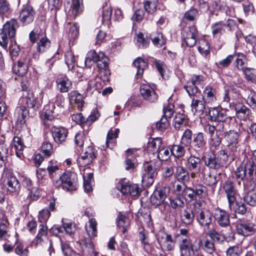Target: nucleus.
Here are the masks:
<instances>
[{
  "label": "nucleus",
  "instance_id": "f257e3e1",
  "mask_svg": "<svg viewBox=\"0 0 256 256\" xmlns=\"http://www.w3.org/2000/svg\"><path fill=\"white\" fill-rule=\"evenodd\" d=\"M176 237L180 239L178 248L180 256H199V249L202 245L201 240L196 244V240H193L189 236L188 230L186 228H181Z\"/></svg>",
  "mask_w": 256,
  "mask_h": 256
},
{
  "label": "nucleus",
  "instance_id": "f03ea898",
  "mask_svg": "<svg viewBox=\"0 0 256 256\" xmlns=\"http://www.w3.org/2000/svg\"><path fill=\"white\" fill-rule=\"evenodd\" d=\"M18 22L16 18H12L3 26L0 30V45L5 50L8 48L10 40L15 39L16 30L18 28Z\"/></svg>",
  "mask_w": 256,
  "mask_h": 256
},
{
  "label": "nucleus",
  "instance_id": "7ed1b4c3",
  "mask_svg": "<svg viewBox=\"0 0 256 256\" xmlns=\"http://www.w3.org/2000/svg\"><path fill=\"white\" fill-rule=\"evenodd\" d=\"M228 154L225 150H220L216 154L207 155L204 158L206 166L211 169H218L224 166L228 162Z\"/></svg>",
  "mask_w": 256,
  "mask_h": 256
},
{
  "label": "nucleus",
  "instance_id": "20e7f679",
  "mask_svg": "<svg viewBox=\"0 0 256 256\" xmlns=\"http://www.w3.org/2000/svg\"><path fill=\"white\" fill-rule=\"evenodd\" d=\"M55 186L62 188L66 191H73L77 188V178L74 172H64L58 180L54 182Z\"/></svg>",
  "mask_w": 256,
  "mask_h": 256
},
{
  "label": "nucleus",
  "instance_id": "39448f33",
  "mask_svg": "<svg viewBox=\"0 0 256 256\" xmlns=\"http://www.w3.org/2000/svg\"><path fill=\"white\" fill-rule=\"evenodd\" d=\"M194 208L196 218L198 224L202 227L208 228L212 222V215L206 210H202V202L196 200L192 204Z\"/></svg>",
  "mask_w": 256,
  "mask_h": 256
},
{
  "label": "nucleus",
  "instance_id": "423d86ee",
  "mask_svg": "<svg viewBox=\"0 0 256 256\" xmlns=\"http://www.w3.org/2000/svg\"><path fill=\"white\" fill-rule=\"evenodd\" d=\"M236 230L240 236H252L256 233V224L248 220H240L236 224Z\"/></svg>",
  "mask_w": 256,
  "mask_h": 256
},
{
  "label": "nucleus",
  "instance_id": "0eeeda50",
  "mask_svg": "<svg viewBox=\"0 0 256 256\" xmlns=\"http://www.w3.org/2000/svg\"><path fill=\"white\" fill-rule=\"evenodd\" d=\"M4 182L8 184V190L10 192H17L20 188L18 180L14 175L11 168H4L2 174Z\"/></svg>",
  "mask_w": 256,
  "mask_h": 256
},
{
  "label": "nucleus",
  "instance_id": "6e6552de",
  "mask_svg": "<svg viewBox=\"0 0 256 256\" xmlns=\"http://www.w3.org/2000/svg\"><path fill=\"white\" fill-rule=\"evenodd\" d=\"M222 188L226 196L228 205L231 207L234 204V201L236 200V196L238 194L236 185L234 180L229 178L224 182Z\"/></svg>",
  "mask_w": 256,
  "mask_h": 256
},
{
  "label": "nucleus",
  "instance_id": "1a4fd4ad",
  "mask_svg": "<svg viewBox=\"0 0 256 256\" xmlns=\"http://www.w3.org/2000/svg\"><path fill=\"white\" fill-rule=\"evenodd\" d=\"M157 240L163 252H172L174 249L176 240L167 232H160L156 236Z\"/></svg>",
  "mask_w": 256,
  "mask_h": 256
},
{
  "label": "nucleus",
  "instance_id": "9d476101",
  "mask_svg": "<svg viewBox=\"0 0 256 256\" xmlns=\"http://www.w3.org/2000/svg\"><path fill=\"white\" fill-rule=\"evenodd\" d=\"M117 188L122 194L136 196L140 192V190L137 184H132L126 178L120 180L117 185Z\"/></svg>",
  "mask_w": 256,
  "mask_h": 256
},
{
  "label": "nucleus",
  "instance_id": "9b49d317",
  "mask_svg": "<svg viewBox=\"0 0 256 256\" xmlns=\"http://www.w3.org/2000/svg\"><path fill=\"white\" fill-rule=\"evenodd\" d=\"M97 156L98 151L96 148L92 146H88L78 158V163L80 166H85L92 163Z\"/></svg>",
  "mask_w": 256,
  "mask_h": 256
},
{
  "label": "nucleus",
  "instance_id": "f8f14e48",
  "mask_svg": "<svg viewBox=\"0 0 256 256\" xmlns=\"http://www.w3.org/2000/svg\"><path fill=\"white\" fill-rule=\"evenodd\" d=\"M214 218L220 226L226 228L230 231L229 236L233 237L234 233L230 226L229 214L226 210L218 208L215 210Z\"/></svg>",
  "mask_w": 256,
  "mask_h": 256
},
{
  "label": "nucleus",
  "instance_id": "ddd939ff",
  "mask_svg": "<svg viewBox=\"0 0 256 256\" xmlns=\"http://www.w3.org/2000/svg\"><path fill=\"white\" fill-rule=\"evenodd\" d=\"M182 35L186 46L192 48L195 46L198 36V31L196 26L192 25L183 29Z\"/></svg>",
  "mask_w": 256,
  "mask_h": 256
},
{
  "label": "nucleus",
  "instance_id": "4468645a",
  "mask_svg": "<svg viewBox=\"0 0 256 256\" xmlns=\"http://www.w3.org/2000/svg\"><path fill=\"white\" fill-rule=\"evenodd\" d=\"M170 192V188L166 186L158 187L150 197V202L152 205L156 206L162 204Z\"/></svg>",
  "mask_w": 256,
  "mask_h": 256
},
{
  "label": "nucleus",
  "instance_id": "2eb2a0df",
  "mask_svg": "<svg viewBox=\"0 0 256 256\" xmlns=\"http://www.w3.org/2000/svg\"><path fill=\"white\" fill-rule=\"evenodd\" d=\"M35 15L34 8L31 6L25 5L20 11L18 20L23 26H26L34 21Z\"/></svg>",
  "mask_w": 256,
  "mask_h": 256
},
{
  "label": "nucleus",
  "instance_id": "dca6fc26",
  "mask_svg": "<svg viewBox=\"0 0 256 256\" xmlns=\"http://www.w3.org/2000/svg\"><path fill=\"white\" fill-rule=\"evenodd\" d=\"M234 174L238 184L240 185L242 181L243 182L244 190L250 189L252 185L254 184V181L251 180L250 176L248 175L242 164L236 169Z\"/></svg>",
  "mask_w": 256,
  "mask_h": 256
},
{
  "label": "nucleus",
  "instance_id": "f3484780",
  "mask_svg": "<svg viewBox=\"0 0 256 256\" xmlns=\"http://www.w3.org/2000/svg\"><path fill=\"white\" fill-rule=\"evenodd\" d=\"M20 102L25 108L28 107L36 110L40 106L42 100L40 98L38 100L32 92H26V94H23L20 100Z\"/></svg>",
  "mask_w": 256,
  "mask_h": 256
},
{
  "label": "nucleus",
  "instance_id": "a211bd4d",
  "mask_svg": "<svg viewBox=\"0 0 256 256\" xmlns=\"http://www.w3.org/2000/svg\"><path fill=\"white\" fill-rule=\"evenodd\" d=\"M204 82V77L202 76L194 75L192 77L190 80L187 82L184 86L188 95H194L195 94H200V90L198 86L201 85Z\"/></svg>",
  "mask_w": 256,
  "mask_h": 256
},
{
  "label": "nucleus",
  "instance_id": "6ab92c4d",
  "mask_svg": "<svg viewBox=\"0 0 256 256\" xmlns=\"http://www.w3.org/2000/svg\"><path fill=\"white\" fill-rule=\"evenodd\" d=\"M32 64L30 56L24 55L21 56L17 64L13 66L14 72L18 76H23L28 72V66Z\"/></svg>",
  "mask_w": 256,
  "mask_h": 256
},
{
  "label": "nucleus",
  "instance_id": "aec40b11",
  "mask_svg": "<svg viewBox=\"0 0 256 256\" xmlns=\"http://www.w3.org/2000/svg\"><path fill=\"white\" fill-rule=\"evenodd\" d=\"M206 138L202 132L195 134L193 136L192 144L189 148L190 153L192 154L191 150H194L197 153L203 152L206 148Z\"/></svg>",
  "mask_w": 256,
  "mask_h": 256
},
{
  "label": "nucleus",
  "instance_id": "412c9836",
  "mask_svg": "<svg viewBox=\"0 0 256 256\" xmlns=\"http://www.w3.org/2000/svg\"><path fill=\"white\" fill-rule=\"evenodd\" d=\"M98 70L103 73L105 79L108 80L110 76V72L108 67L109 58L102 52H99L97 54L96 60V61Z\"/></svg>",
  "mask_w": 256,
  "mask_h": 256
},
{
  "label": "nucleus",
  "instance_id": "4be33fe9",
  "mask_svg": "<svg viewBox=\"0 0 256 256\" xmlns=\"http://www.w3.org/2000/svg\"><path fill=\"white\" fill-rule=\"evenodd\" d=\"M192 99L191 104L192 110L194 114L201 115L208 105L205 101L202 99L200 94H195L194 95H189Z\"/></svg>",
  "mask_w": 256,
  "mask_h": 256
},
{
  "label": "nucleus",
  "instance_id": "5701e85b",
  "mask_svg": "<svg viewBox=\"0 0 256 256\" xmlns=\"http://www.w3.org/2000/svg\"><path fill=\"white\" fill-rule=\"evenodd\" d=\"M140 93L144 100L150 102H155L158 100V95L154 89L149 84H142L140 87Z\"/></svg>",
  "mask_w": 256,
  "mask_h": 256
},
{
  "label": "nucleus",
  "instance_id": "b1692460",
  "mask_svg": "<svg viewBox=\"0 0 256 256\" xmlns=\"http://www.w3.org/2000/svg\"><path fill=\"white\" fill-rule=\"evenodd\" d=\"M144 171L142 176V182L146 186L149 187L154 182V178L156 175V168H153L152 165L148 162L144 165Z\"/></svg>",
  "mask_w": 256,
  "mask_h": 256
},
{
  "label": "nucleus",
  "instance_id": "393cba45",
  "mask_svg": "<svg viewBox=\"0 0 256 256\" xmlns=\"http://www.w3.org/2000/svg\"><path fill=\"white\" fill-rule=\"evenodd\" d=\"M186 166L188 170L192 172V174L200 172L204 168L200 158L192 154L187 160Z\"/></svg>",
  "mask_w": 256,
  "mask_h": 256
},
{
  "label": "nucleus",
  "instance_id": "a878e982",
  "mask_svg": "<svg viewBox=\"0 0 256 256\" xmlns=\"http://www.w3.org/2000/svg\"><path fill=\"white\" fill-rule=\"evenodd\" d=\"M210 120L213 122L226 121L228 118L226 111L220 107L209 108Z\"/></svg>",
  "mask_w": 256,
  "mask_h": 256
},
{
  "label": "nucleus",
  "instance_id": "bb28decb",
  "mask_svg": "<svg viewBox=\"0 0 256 256\" xmlns=\"http://www.w3.org/2000/svg\"><path fill=\"white\" fill-rule=\"evenodd\" d=\"M201 96L207 104L212 105L217 100L216 90L212 86L208 85L204 88Z\"/></svg>",
  "mask_w": 256,
  "mask_h": 256
},
{
  "label": "nucleus",
  "instance_id": "cd10ccee",
  "mask_svg": "<svg viewBox=\"0 0 256 256\" xmlns=\"http://www.w3.org/2000/svg\"><path fill=\"white\" fill-rule=\"evenodd\" d=\"M240 134L235 130H230L225 135V138L227 142L228 145L230 147L232 151H236L238 146Z\"/></svg>",
  "mask_w": 256,
  "mask_h": 256
},
{
  "label": "nucleus",
  "instance_id": "c85d7f7f",
  "mask_svg": "<svg viewBox=\"0 0 256 256\" xmlns=\"http://www.w3.org/2000/svg\"><path fill=\"white\" fill-rule=\"evenodd\" d=\"M208 236L211 238L212 242L218 243H222L226 240L227 238H234V236H230V231L224 233L222 231L220 233L217 232L214 228L210 229L208 232Z\"/></svg>",
  "mask_w": 256,
  "mask_h": 256
},
{
  "label": "nucleus",
  "instance_id": "c756f323",
  "mask_svg": "<svg viewBox=\"0 0 256 256\" xmlns=\"http://www.w3.org/2000/svg\"><path fill=\"white\" fill-rule=\"evenodd\" d=\"M51 130L54 140L56 144H62L66 140L68 134L67 129L63 127H54Z\"/></svg>",
  "mask_w": 256,
  "mask_h": 256
},
{
  "label": "nucleus",
  "instance_id": "7c9ffc66",
  "mask_svg": "<svg viewBox=\"0 0 256 256\" xmlns=\"http://www.w3.org/2000/svg\"><path fill=\"white\" fill-rule=\"evenodd\" d=\"M136 151L134 149L128 148L126 152V158L125 160L126 170L132 171L136 167L137 162Z\"/></svg>",
  "mask_w": 256,
  "mask_h": 256
},
{
  "label": "nucleus",
  "instance_id": "2f4dec72",
  "mask_svg": "<svg viewBox=\"0 0 256 256\" xmlns=\"http://www.w3.org/2000/svg\"><path fill=\"white\" fill-rule=\"evenodd\" d=\"M62 226H55L52 228L58 231V232H63L64 231L68 234L71 235L76 231L74 224L69 222L66 220H62Z\"/></svg>",
  "mask_w": 256,
  "mask_h": 256
},
{
  "label": "nucleus",
  "instance_id": "473e14b6",
  "mask_svg": "<svg viewBox=\"0 0 256 256\" xmlns=\"http://www.w3.org/2000/svg\"><path fill=\"white\" fill-rule=\"evenodd\" d=\"M58 90L62 93L68 92L72 88V82L66 76L58 78L56 80Z\"/></svg>",
  "mask_w": 256,
  "mask_h": 256
},
{
  "label": "nucleus",
  "instance_id": "72a5a7b5",
  "mask_svg": "<svg viewBox=\"0 0 256 256\" xmlns=\"http://www.w3.org/2000/svg\"><path fill=\"white\" fill-rule=\"evenodd\" d=\"M176 179L180 182H186L190 180V174L187 170L182 166H177L174 173Z\"/></svg>",
  "mask_w": 256,
  "mask_h": 256
},
{
  "label": "nucleus",
  "instance_id": "f704fd0d",
  "mask_svg": "<svg viewBox=\"0 0 256 256\" xmlns=\"http://www.w3.org/2000/svg\"><path fill=\"white\" fill-rule=\"evenodd\" d=\"M196 214L194 213V208L192 206V208H188L184 210L180 214L182 220L186 225L191 224L194 220Z\"/></svg>",
  "mask_w": 256,
  "mask_h": 256
},
{
  "label": "nucleus",
  "instance_id": "c9c22d12",
  "mask_svg": "<svg viewBox=\"0 0 256 256\" xmlns=\"http://www.w3.org/2000/svg\"><path fill=\"white\" fill-rule=\"evenodd\" d=\"M174 128L179 130L188 124V119L184 114L178 113L174 118Z\"/></svg>",
  "mask_w": 256,
  "mask_h": 256
},
{
  "label": "nucleus",
  "instance_id": "e433bc0d",
  "mask_svg": "<svg viewBox=\"0 0 256 256\" xmlns=\"http://www.w3.org/2000/svg\"><path fill=\"white\" fill-rule=\"evenodd\" d=\"M51 42L46 36L42 37L36 44V51L39 54H43L50 47Z\"/></svg>",
  "mask_w": 256,
  "mask_h": 256
},
{
  "label": "nucleus",
  "instance_id": "4c0bfd02",
  "mask_svg": "<svg viewBox=\"0 0 256 256\" xmlns=\"http://www.w3.org/2000/svg\"><path fill=\"white\" fill-rule=\"evenodd\" d=\"M212 34L215 38H220L221 36L226 32L225 28H224L223 22L220 21L216 22L211 26Z\"/></svg>",
  "mask_w": 256,
  "mask_h": 256
},
{
  "label": "nucleus",
  "instance_id": "58836bf2",
  "mask_svg": "<svg viewBox=\"0 0 256 256\" xmlns=\"http://www.w3.org/2000/svg\"><path fill=\"white\" fill-rule=\"evenodd\" d=\"M83 10L82 0H72L70 12L75 18L80 14Z\"/></svg>",
  "mask_w": 256,
  "mask_h": 256
},
{
  "label": "nucleus",
  "instance_id": "ea45409f",
  "mask_svg": "<svg viewBox=\"0 0 256 256\" xmlns=\"http://www.w3.org/2000/svg\"><path fill=\"white\" fill-rule=\"evenodd\" d=\"M68 96L70 103H74L78 108L83 106V96L80 93L76 91H71L68 94Z\"/></svg>",
  "mask_w": 256,
  "mask_h": 256
},
{
  "label": "nucleus",
  "instance_id": "a19ab883",
  "mask_svg": "<svg viewBox=\"0 0 256 256\" xmlns=\"http://www.w3.org/2000/svg\"><path fill=\"white\" fill-rule=\"evenodd\" d=\"M12 146L16 150V154L17 157L21 158L22 156V150L25 148L22 139L18 136H14L12 141Z\"/></svg>",
  "mask_w": 256,
  "mask_h": 256
},
{
  "label": "nucleus",
  "instance_id": "79ce46f5",
  "mask_svg": "<svg viewBox=\"0 0 256 256\" xmlns=\"http://www.w3.org/2000/svg\"><path fill=\"white\" fill-rule=\"evenodd\" d=\"M56 108L54 104H52V106L51 110H46L44 115V123L45 125L50 126V124L48 122V121L51 122L55 118H56L58 116V113L56 110Z\"/></svg>",
  "mask_w": 256,
  "mask_h": 256
},
{
  "label": "nucleus",
  "instance_id": "37998d69",
  "mask_svg": "<svg viewBox=\"0 0 256 256\" xmlns=\"http://www.w3.org/2000/svg\"><path fill=\"white\" fill-rule=\"evenodd\" d=\"M246 170L248 175L250 176L252 180H254L253 174L256 172V166L254 163L253 160H247L244 161L242 164Z\"/></svg>",
  "mask_w": 256,
  "mask_h": 256
},
{
  "label": "nucleus",
  "instance_id": "c03bdc74",
  "mask_svg": "<svg viewBox=\"0 0 256 256\" xmlns=\"http://www.w3.org/2000/svg\"><path fill=\"white\" fill-rule=\"evenodd\" d=\"M235 110L237 117L244 120L246 119L250 113V110L246 106L242 104L236 105Z\"/></svg>",
  "mask_w": 256,
  "mask_h": 256
},
{
  "label": "nucleus",
  "instance_id": "a18cd8bd",
  "mask_svg": "<svg viewBox=\"0 0 256 256\" xmlns=\"http://www.w3.org/2000/svg\"><path fill=\"white\" fill-rule=\"evenodd\" d=\"M240 95V90L237 86H232L228 90L225 91L224 100V102H230V98L233 100L238 98Z\"/></svg>",
  "mask_w": 256,
  "mask_h": 256
},
{
  "label": "nucleus",
  "instance_id": "49530a36",
  "mask_svg": "<svg viewBox=\"0 0 256 256\" xmlns=\"http://www.w3.org/2000/svg\"><path fill=\"white\" fill-rule=\"evenodd\" d=\"M254 188V186L252 184L250 189L245 190L248 192L244 198V202L252 206H256V192H252Z\"/></svg>",
  "mask_w": 256,
  "mask_h": 256
},
{
  "label": "nucleus",
  "instance_id": "de8ad7c7",
  "mask_svg": "<svg viewBox=\"0 0 256 256\" xmlns=\"http://www.w3.org/2000/svg\"><path fill=\"white\" fill-rule=\"evenodd\" d=\"M65 63L67 65L68 70L72 71L74 70L76 63L75 56L71 50L67 51L64 54Z\"/></svg>",
  "mask_w": 256,
  "mask_h": 256
},
{
  "label": "nucleus",
  "instance_id": "09e8293b",
  "mask_svg": "<svg viewBox=\"0 0 256 256\" xmlns=\"http://www.w3.org/2000/svg\"><path fill=\"white\" fill-rule=\"evenodd\" d=\"M192 190L194 191V196L196 201L198 198H201L206 194L207 188L206 187L202 184H196L192 187Z\"/></svg>",
  "mask_w": 256,
  "mask_h": 256
},
{
  "label": "nucleus",
  "instance_id": "8fccbe9b",
  "mask_svg": "<svg viewBox=\"0 0 256 256\" xmlns=\"http://www.w3.org/2000/svg\"><path fill=\"white\" fill-rule=\"evenodd\" d=\"M16 115H17V120L21 124L26 122V118L28 116V111L24 106H21L16 109Z\"/></svg>",
  "mask_w": 256,
  "mask_h": 256
},
{
  "label": "nucleus",
  "instance_id": "3c124183",
  "mask_svg": "<svg viewBox=\"0 0 256 256\" xmlns=\"http://www.w3.org/2000/svg\"><path fill=\"white\" fill-rule=\"evenodd\" d=\"M133 64L137 69V76L140 78L147 68L148 64L143 59L138 58L134 62Z\"/></svg>",
  "mask_w": 256,
  "mask_h": 256
},
{
  "label": "nucleus",
  "instance_id": "603ef678",
  "mask_svg": "<svg viewBox=\"0 0 256 256\" xmlns=\"http://www.w3.org/2000/svg\"><path fill=\"white\" fill-rule=\"evenodd\" d=\"M233 205L230 207L228 206V208L230 210L234 211L235 213L244 215L246 214L247 211V208L246 204L242 202H238L237 201H234Z\"/></svg>",
  "mask_w": 256,
  "mask_h": 256
},
{
  "label": "nucleus",
  "instance_id": "864d4df0",
  "mask_svg": "<svg viewBox=\"0 0 256 256\" xmlns=\"http://www.w3.org/2000/svg\"><path fill=\"white\" fill-rule=\"evenodd\" d=\"M8 154V147L5 142V137L4 136H0V158L6 161L7 160Z\"/></svg>",
  "mask_w": 256,
  "mask_h": 256
},
{
  "label": "nucleus",
  "instance_id": "5fc2aeb1",
  "mask_svg": "<svg viewBox=\"0 0 256 256\" xmlns=\"http://www.w3.org/2000/svg\"><path fill=\"white\" fill-rule=\"evenodd\" d=\"M150 36L154 44L158 48H161L166 42V40L161 32L153 33Z\"/></svg>",
  "mask_w": 256,
  "mask_h": 256
},
{
  "label": "nucleus",
  "instance_id": "6e6d98bb",
  "mask_svg": "<svg viewBox=\"0 0 256 256\" xmlns=\"http://www.w3.org/2000/svg\"><path fill=\"white\" fill-rule=\"evenodd\" d=\"M130 220L125 216L120 215L118 218L117 225L123 234L126 232L128 227L130 226Z\"/></svg>",
  "mask_w": 256,
  "mask_h": 256
},
{
  "label": "nucleus",
  "instance_id": "4d7b16f0",
  "mask_svg": "<svg viewBox=\"0 0 256 256\" xmlns=\"http://www.w3.org/2000/svg\"><path fill=\"white\" fill-rule=\"evenodd\" d=\"M174 104L172 99L170 98L166 104H164L163 106L164 116L168 118H170L174 113Z\"/></svg>",
  "mask_w": 256,
  "mask_h": 256
},
{
  "label": "nucleus",
  "instance_id": "13d9d810",
  "mask_svg": "<svg viewBox=\"0 0 256 256\" xmlns=\"http://www.w3.org/2000/svg\"><path fill=\"white\" fill-rule=\"evenodd\" d=\"M84 188L87 192H90L92 190V182L94 180L93 174L88 173L83 176Z\"/></svg>",
  "mask_w": 256,
  "mask_h": 256
},
{
  "label": "nucleus",
  "instance_id": "bf43d9fd",
  "mask_svg": "<svg viewBox=\"0 0 256 256\" xmlns=\"http://www.w3.org/2000/svg\"><path fill=\"white\" fill-rule=\"evenodd\" d=\"M158 5L157 0H146L144 2V10L148 14H152L156 10Z\"/></svg>",
  "mask_w": 256,
  "mask_h": 256
},
{
  "label": "nucleus",
  "instance_id": "052dcab7",
  "mask_svg": "<svg viewBox=\"0 0 256 256\" xmlns=\"http://www.w3.org/2000/svg\"><path fill=\"white\" fill-rule=\"evenodd\" d=\"M192 130L190 129H186L184 130L182 135L180 143L186 146H190V144L192 142Z\"/></svg>",
  "mask_w": 256,
  "mask_h": 256
},
{
  "label": "nucleus",
  "instance_id": "680f3d73",
  "mask_svg": "<svg viewBox=\"0 0 256 256\" xmlns=\"http://www.w3.org/2000/svg\"><path fill=\"white\" fill-rule=\"evenodd\" d=\"M88 223L89 226H86L87 233L90 238L94 237L96 236L97 233L96 222L95 219L90 218L89 220Z\"/></svg>",
  "mask_w": 256,
  "mask_h": 256
},
{
  "label": "nucleus",
  "instance_id": "e2e57ef3",
  "mask_svg": "<svg viewBox=\"0 0 256 256\" xmlns=\"http://www.w3.org/2000/svg\"><path fill=\"white\" fill-rule=\"evenodd\" d=\"M242 72L248 82L256 84V69L248 68Z\"/></svg>",
  "mask_w": 256,
  "mask_h": 256
},
{
  "label": "nucleus",
  "instance_id": "0e129e2a",
  "mask_svg": "<svg viewBox=\"0 0 256 256\" xmlns=\"http://www.w3.org/2000/svg\"><path fill=\"white\" fill-rule=\"evenodd\" d=\"M10 44L8 47L10 54L12 59L16 58L19 54L20 51V46L16 44L15 39L12 40H10Z\"/></svg>",
  "mask_w": 256,
  "mask_h": 256
},
{
  "label": "nucleus",
  "instance_id": "69168bd1",
  "mask_svg": "<svg viewBox=\"0 0 256 256\" xmlns=\"http://www.w3.org/2000/svg\"><path fill=\"white\" fill-rule=\"evenodd\" d=\"M162 140L160 138H156L148 142V148L152 151L156 150L158 152L162 147Z\"/></svg>",
  "mask_w": 256,
  "mask_h": 256
},
{
  "label": "nucleus",
  "instance_id": "338daca9",
  "mask_svg": "<svg viewBox=\"0 0 256 256\" xmlns=\"http://www.w3.org/2000/svg\"><path fill=\"white\" fill-rule=\"evenodd\" d=\"M172 155L170 148L161 147L158 152L157 156L160 160H167Z\"/></svg>",
  "mask_w": 256,
  "mask_h": 256
},
{
  "label": "nucleus",
  "instance_id": "774afa93",
  "mask_svg": "<svg viewBox=\"0 0 256 256\" xmlns=\"http://www.w3.org/2000/svg\"><path fill=\"white\" fill-rule=\"evenodd\" d=\"M61 248L64 256H80L73 250L69 244L65 242H61Z\"/></svg>",
  "mask_w": 256,
  "mask_h": 256
}]
</instances>
